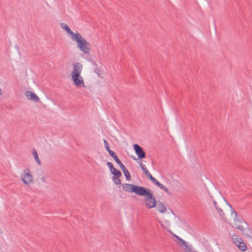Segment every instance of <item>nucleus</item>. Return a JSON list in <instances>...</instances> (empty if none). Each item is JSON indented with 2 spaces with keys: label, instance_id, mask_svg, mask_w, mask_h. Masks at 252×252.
I'll list each match as a JSON object with an SVG mask.
<instances>
[{
  "label": "nucleus",
  "instance_id": "22",
  "mask_svg": "<svg viewBox=\"0 0 252 252\" xmlns=\"http://www.w3.org/2000/svg\"><path fill=\"white\" fill-rule=\"evenodd\" d=\"M112 180L114 182L115 184L116 185L120 186L121 185V180L120 179V177H118V178H112Z\"/></svg>",
  "mask_w": 252,
  "mask_h": 252
},
{
  "label": "nucleus",
  "instance_id": "26",
  "mask_svg": "<svg viewBox=\"0 0 252 252\" xmlns=\"http://www.w3.org/2000/svg\"><path fill=\"white\" fill-rule=\"evenodd\" d=\"M108 153H109V155H110L112 158H114V156H115V155H116V154H115V153L114 151H112L111 150H109V151H108Z\"/></svg>",
  "mask_w": 252,
  "mask_h": 252
},
{
  "label": "nucleus",
  "instance_id": "11",
  "mask_svg": "<svg viewBox=\"0 0 252 252\" xmlns=\"http://www.w3.org/2000/svg\"><path fill=\"white\" fill-rule=\"evenodd\" d=\"M60 27L71 36V39H72V37H74V35L76 34V33H74L66 24L61 23Z\"/></svg>",
  "mask_w": 252,
  "mask_h": 252
},
{
  "label": "nucleus",
  "instance_id": "5",
  "mask_svg": "<svg viewBox=\"0 0 252 252\" xmlns=\"http://www.w3.org/2000/svg\"><path fill=\"white\" fill-rule=\"evenodd\" d=\"M133 148L139 159H142L146 157V153L143 149L138 144H134Z\"/></svg>",
  "mask_w": 252,
  "mask_h": 252
},
{
  "label": "nucleus",
  "instance_id": "12",
  "mask_svg": "<svg viewBox=\"0 0 252 252\" xmlns=\"http://www.w3.org/2000/svg\"><path fill=\"white\" fill-rule=\"evenodd\" d=\"M153 183L161 189L164 190L167 194H169V191L168 189L164 185L159 183L157 179H155Z\"/></svg>",
  "mask_w": 252,
  "mask_h": 252
},
{
  "label": "nucleus",
  "instance_id": "23",
  "mask_svg": "<svg viewBox=\"0 0 252 252\" xmlns=\"http://www.w3.org/2000/svg\"><path fill=\"white\" fill-rule=\"evenodd\" d=\"M103 142H104V146H105V148L106 150L108 152V151H109V150H111L110 149L108 143L107 141V140L104 139Z\"/></svg>",
  "mask_w": 252,
  "mask_h": 252
},
{
  "label": "nucleus",
  "instance_id": "17",
  "mask_svg": "<svg viewBox=\"0 0 252 252\" xmlns=\"http://www.w3.org/2000/svg\"><path fill=\"white\" fill-rule=\"evenodd\" d=\"M168 232H169L171 234H172L176 239L179 240L180 242L182 243V244L186 247V246H188V245L187 244V243L182 238L178 236L177 235L173 234L170 230H168Z\"/></svg>",
  "mask_w": 252,
  "mask_h": 252
},
{
  "label": "nucleus",
  "instance_id": "35",
  "mask_svg": "<svg viewBox=\"0 0 252 252\" xmlns=\"http://www.w3.org/2000/svg\"><path fill=\"white\" fill-rule=\"evenodd\" d=\"M2 94L1 89L0 88V95H1Z\"/></svg>",
  "mask_w": 252,
  "mask_h": 252
},
{
  "label": "nucleus",
  "instance_id": "29",
  "mask_svg": "<svg viewBox=\"0 0 252 252\" xmlns=\"http://www.w3.org/2000/svg\"><path fill=\"white\" fill-rule=\"evenodd\" d=\"M109 169L111 173L114 172V171H115V170H116V169L115 167H114L113 165L110 167Z\"/></svg>",
  "mask_w": 252,
  "mask_h": 252
},
{
  "label": "nucleus",
  "instance_id": "1",
  "mask_svg": "<svg viewBox=\"0 0 252 252\" xmlns=\"http://www.w3.org/2000/svg\"><path fill=\"white\" fill-rule=\"evenodd\" d=\"M122 188L125 191L134 192L138 195L144 196L145 205L148 209H152L156 206L157 200L152 191L149 189L127 183L123 184Z\"/></svg>",
  "mask_w": 252,
  "mask_h": 252
},
{
  "label": "nucleus",
  "instance_id": "32",
  "mask_svg": "<svg viewBox=\"0 0 252 252\" xmlns=\"http://www.w3.org/2000/svg\"><path fill=\"white\" fill-rule=\"evenodd\" d=\"M41 180L43 182H45V180H46V178L45 177H42L41 178Z\"/></svg>",
  "mask_w": 252,
  "mask_h": 252
},
{
  "label": "nucleus",
  "instance_id": "33",
  "mask_svg": "<svg viewBox=\"0 0 252 252\" xmlns=\"http://www.w3.org/2000/svg\"><path fill=\"white\" fill-rule=\"evenodd\" d=\"M155 179V178L154 177H152V178H151L150 180L153 183Z\"/></svg>",
  "mask_w": 252,
  "mask_h": 252
},
{
  "label": "nucleus",
  "instance_id": "13",
  "mask_svg": "<svg viewBox=\"0 0 252 252\" xmlns=\"http://www.w3.org/2000/svg\"><path fill=\"white\" fill-rule=\"evenodd\" d=\"M153 183L161 189L164 190L167 194H169V191L168 189L164 185L159 183L157 179H155Z\"/></svg>",
  "mask_w": 252,
  "mask_h": 252
},
{
  "label": "nucleus",
  "instance_id": "10",
  "mask_svg": "<svg viewBox=\"0 0 252 252\" xmlns=\"http://www.w3.org/2000/svg\"><path fill=\"white\" fill-rule=\"evenodd\" d=\"M82 65L79 63H75L73 64V70L71 74L81 73L82 70Z\"/></svg>",
  "mask_w": 252,
  "mask_h": 252
},
{
  "label": "nucleus",
  "instance_id": "9",
  "mask_svg": "<svg viewBox=\"0 0 252 252\" xmlns=\"http://www.w3.org/2000/svg\"><path fill=\"white\" fill-rule=\"evenodd\" d=\"M210 197L213 200L214 204L215 207L216 208V209L218 211V212L219 214V215H220V216L223 220H225V218L224 217V215H224V213H223L222 210L220 207H219V206L217 205V203L216 201L214 199V198L213 197V196H211Z\"/></svg>",
  "mask_w": 252,
  "mask_h": 252
},
{
  "label": "nucleus",
  "instance_id": "6",
  "mask_svg": "<svg viewBox=\"0 0 252 252\" xmlns=\"http://www.w3.org/2000/svg\"><path fill=\"white\" fill-rule=\"evenodd\" d=\"M216 198L218 201H220L221 200H223L224 201L226 202L229 205V207L231 208V214H234L235 215V218L239 217L238 216L236 212L234 210V209L232 208V207L227 202L226 200L224 198L222 194H221L220 192L219 191H217L216 193Z\"/></svg>",
  "mask_w": 252,
  "mask_h": 252
},
{
  "label": "nucleus",
  "instance_id": "21",
  "mask_svg": "<svg viewBox=\"0 0 252 252\" xmlns=\"http://www.w3.org/2000/svg\"><path fill=\"white\" fill-rule=\"evenodd\" d=\"M123 172L126 177V180L129 181L130 180V174L128 170L126 169L123 171Z\"/></svg>",
  "mask_w": 252,
  "mask_h": 252
},
{
  "label": "nucleus",
  "instance_id": "31",
  "mask_svg": "<svg viewBox=\"0 0 252 252\" xmlns=\"http://www.w3.org/2000/svg\"><path fill=\"white\" fill-rule=\"evenodd\" d=\"M107 165L108 166V167L109 168H110V167H111L112 166H113V164H112L111 162H108L107 163Z\"/></svg>",
  "mask_w": 252,
  "mask_h": 252
},
{
  "label": "nucleus",
  "instance_id": "15",
  "mask_svg": "<svg viewBox=\"0 0 252 252\" xmlns=\"http://www.w3.org/2000/svg\"><path fill=\"white\" fill-rule=\"evenodd\" d=\"M32 154L33 158H34L35 160L36 161L37 164L38 165H40L41 164V161H40V159L39 158L37 152L35 151V150L34 149H33Z\"/></svg>",
  "mask_w": 252,
  "mask_h": 252
},
{
  "label": "nucleus",
  "instance_id": "4",
  "mask_svg": "<svg viewBox=\"0 0 252 252\" xmlns=\"http://www.w3.org/2000/svg\"><path fill=\"white\" fill-rule=\"evenodd\" d=\"M22 181L26 185H29L33 183V176L31 173L29 168L24 170L23 173L21 176Z\"/></svg>",
  "mask_w": 252,
  "mask_h": 252
},
{
  "label": "nucleus",
  "instance_id": "20",
  "mask_svg": "<svg viewBox=\"0 0 252 252\" xmlns=\"http://www.w3.org/2000/svg\"><path fill=\"white\" fill-rule=\"evenodd\" d=\"M112 174H113V176L112 178H114L120 177L122 176L121 172L117 169L116 170H115V171H114V172L112 173Z\"/></svg>",
  "mask_w": 252,
  "mask_h": 252
},
{
  "label": "nucleus",
  "instance_id": "7",
  "mask_svg": "<svg viewBox=\"0 0 252 252\" xmlns=\"http://www.w3.org/2000/svg\"><path fill=\"white\" fill-rule=\"evenodd\" d=\"M26 96L28 99L35 102H39L40 101L39 98L37 95L33 92L28 91L26 93Z\"/></svg>",
  "mask_w": 252,
  "mask_h": 252
},
{
  "label": "nucleus",
  "instance_id": "30",
  "mask_svg": "<svg viewBox=\"0 0 252 252\" xmlns=\"http://www.w3.org/2000/svg\"><path fill=\"white\" fill-rule=\"evenodd\" d=\"M146 175L149 180H150L151 178H152V177H153L150 172L149 173H148L147 174H146Z\"/></svg>",
  "mask_w": 252,
  "mask_h": 252
},
{
  "label": "nucleus",
  "instance_id": "19",
  "mask_svg": "<svg viewBox=\"0 0 252 252\" xmlns=\"http://www.w3.org/2000/svg\"><path fill=\"white\" fill-rule=\"evenodd\" d=\"M93 65L94 66V72L98 76H100V70L98 68L97 64L94 62H93Z\"/></svg>",
  "mask_w": 252,
  "mask_h": 252
},
{
  "label": "nucleus",
  "instance_id": "24",
  "mask_svg": "<svg viewBox=\"0 0 252 252\" xmlns=\"http://www.w3.org/2000/svg\"><path fill=\"white\" fill-rule=\"evenodd\" d=\"M80 74H81V73H76L71 74L72 79H76V78H78L82 77L81 76Z\"/></svg>",
  "mask_w": 252,
  "mask_h": 252
},
{
  "label": "nucleus",
  "instance_id": "14",
  "mask_svg": "<svg viewBox=\"0 0 252 252\" xmlns=\"http://www.w3.org/2000/svg\"><path fill=\"white\" fill-rule=\"evenodd\" d=\"M157 209L161 213H163L166 211V207L164 206V204L161 202H159L158 204Z\"/></svg>",
  "mask_w": 252,
  "mask_h": 252
},
{
  "label": "nucleus",
  "instance_id": "25",
  "mask_svg": "<svg viewBox=\"0 0 252 252\" xmlns=\"http://www.w3.org/2000/svg\"><path fill=\"white\" fill-rule=\"evenodd\" d=\"M118 164L119 165L120 168H121V169L123 171H124L126 169V167L123 164V163L121 162V161H120V162H119Z\"/></svg>",
  "mask_w": 252,
  "mask_h": 252
},
{
  "label": "nucleus",
  "instance_id": "3",
  "mask_svg": "<svg viewBox=\"0 0 252 252\" xmlns=\"http://www.w3.org/2000/svg\"><path fill=\"white\" fill-rule=\"evenodd\" d=\"M77 42V47L80 50L85 54H89L90 52V44L85 38L82 37L79 32H76L72 39Z\"/></svg>",
  "mask_w": 252,
  "mask_h": 252
},
{
  "label": "nucleus",
  "instance_id": "28",
  "mask_svg": "<svg viewBox=\"0 0 252 252\" xmlns=\"http://www.w3.org/2000/svg\"><path fill=\"white\" fill-rule=\"evenodd\" d=\"M242 239L241 238H239L237 239L234 242V243L235 244V245L238 247V242H242Z\"/></svg>",
  "mask_w": 252,
  "mask_h": 252
},
{
  "label": "nucleus",
  "instance_id": "8",
  "mask_svg": "<svg viewBox=\"0 0 252 252\" xmlns=\"http://www.w3.org/2000/svg\"><path fill=\"white\" fill-rule=\"evenodd\" d=\"M74 84L78 87H85V85L82 77L72 79Z\"/></svg>",
  "mask_w": 252,
  "mask_h": 252
},
{
  "label": "nucleus",
  "instance_id": "16",
  "mask_svg": "<svg viewBox=\"0 0 252 252\" xmlns=\"http://www.w3.org/2000/svg\"><path fill=\"white\" fill-rule=\"evenodd\" d=\"M238 248L242 251V252H245L246 251L247 247L245 243L244 242H238Z\"/></svg>",
  "mask_w": 252,
  "mask_h": 252
},
{
  "label": "nucleus",
  "instance_id": "34",
  "mask_svg": "<svg viewBox=\"0 0 252 252\" xmlns=\"http://www.w3.org/2000/svg\"><path fill=\"white\" fill-rule=\"evenodd\" d=\"M155 179V178L154 177H152V178H151L150 180L153 183Z\"/></svg>",
  "mask_w": 252,
  "mask_h": 252
},
{
  "label": "nucleus",
  "instance_id": "18",
  "mask_svg": "<svg viewBox=\"0 0 252 252\" xmlns=\"http://www.w3.org/2000/svg\"><path fill=\"white\" fill-rule=\"evenodd\" d=\"M138 164L141 169V170L144 172L145 175L149 173L147 169L145 167V165L143 164L141 161H138Z\"/></svg>",
  "mask_w": 252,
  "mask_h": 252
},
{
  "label": "nucleus",
  "instance_id": "36",
  "mask_svg": "<svg viewBox=\"0 0 252 252\" xmlns=\"http://www.w3.org/2000/svg\"><path fill=\"white\" fill-rule=\"evenodd\" d=\"M133 159H134V160H136V159L135 158H133Z\"/></svg>",
  "mask_w": 252,
  "mask_h": 252
},
{
  "label": "nucleus",
  "instance_id": "2",
  "mask_svg": "<svg viewBox=\"0 0 252 252\" xmlns=\"http://www.w3.org/2000/svg\"><path fill=\"white\" fill-rule=\"evenodd\" d=\"M235 227L240 230L242 234L247 237L252 238V230L248 227L247 223L240 217L234 219Z\"/></svg>",
  "mask_w": 252,
  "mask_h": 252
},
{
  "label": "nucleus",
  "instance_id": "27",
  "mask_svg": "<svg viewBox=\"0 0 252 252\" xmlns=\"http://www.w3.org/2000/svg\"><path fill=\"white\" fill-rule=\"evenodd\" d=\"M113 159L115 160L116 162L117 163H118L119 162H120L121 160L119 159L118 157L117 156V155H115L114 158H113Z\"/></svg>",
  "mask_w": 252,
  "mask_h": 252
}]
</instances>
